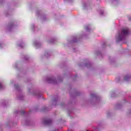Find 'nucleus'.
Listing matches in <instances>:
<instances>
[{
    "label": "nucleus",
    "instance_id": "1",
    "mask_svg": "<svg viewBox=\"0 0 131 131\" xmlns=\"http://www.w3.org/2000/svg\"><path fill=\"white\" fill-rule=\"evenodd\" d=\"M129 32V30L128 28H123L122 29V34H119V36L117 39V42H119V41H121V40L124 39L126 35H128Z\"/></svg>",
    "mask_w": 131,
    "mask_h": 131
},
{
    "label": "nucleus",
    "instance_id": "2",
    "mask_svg": "<svg viewBox=\"0 0 131 131\" xmlns=\"http://www.w3.org/2000/svg\"><path fill=\"white\" fill-rule=\"evenodd\" d=\"M45 124L48 125V124H51L52 123V120H46L44 121Z\"/></svg>",
    "mask_w": 131,
    "mask_h": 131
},
{
    "label": "nucleus",
    "instance_id": "3",
    "mask_svg": "<svg viewBox=\"0 0 131 131\" xmlns=\"http://www.w3.org/2000/svg\"><path fill=\"white\" fill-rule=\"evenodd\" d=\"M129 78H130V76H126L124 77V80H128V79H129Z\"/></svg>",
    "mask_w": 131,
    "mask_h": 131
},
{
    "label": "nucleus",
    "instance_id": "4",
    "mask_svg": "<svg viewBox=\"0 0 131 131\" xmlns=\"http://www.w3.org/2000/svg\"><path fill=\"white\" fill-rule=\"evenodd\" d=\"M53 81H54V80L52 78H48V82L49 83H53Z\"/></svg>",
    "mask_w": 131,
    "mask_h": 131
},
{
    "label": "nucleus",
    "instance_id": "5",
    "mask_svg": "<svg viewBox=\"0 0 131 131\" xmlns=\"http://www.w3.org/2000/svg\"><path fill=\"white\" fill-rule=\"evenodd\" d=\"M21 114H22L23 115L24 114H25V111H21Z\"/></svg>",
    "mask_w": 131,
    "mask_h": 131
},
{
    "label": "nucleus",
    "instance_id": "6",
    "mask_svg": "<svg viewBox=\"0 0 131 131\" xmlns=\"http://www.w3.org/2000/svg\"><path fill=\"white\" fill-rule=\"evenodd\" d=\"M91 96H92V97H93V95L92 94H91Z\"/></svg>",
    "mask_w": 131,
    "mask_h": 131
}]
</instances>
